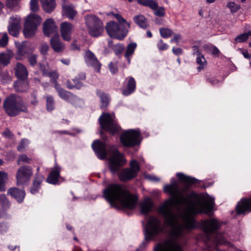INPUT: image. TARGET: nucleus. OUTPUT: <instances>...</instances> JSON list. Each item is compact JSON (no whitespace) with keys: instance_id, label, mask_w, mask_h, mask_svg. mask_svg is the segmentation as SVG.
<instances>
[{"instance_id":"nucleus-14","label":"nucleus","mask_w":251,"mask_h":251,"mask_svg":"<svg viewBox=\"0 0 251 251\" xmlns=\"http://www.w3.org/2000/svg\"><path fill=\"white\" fill-rule=\"evenodd\" d=\"M58 27L52 19H48L44 22L43 24V31L46 36L49 37L51 35L58 34Z\"/></svg>"},{"instance_id":"nucleus-20","label":"nucleus","mask_w":251,"mask_h":251,"mask_svg":"<svg viewBox=\"0 0 251 251\" xmlns=\"http://www.w3.org/2000/svg\"><path fill=\"white\" fill-rule=\"evenodd\" d=\"M14 70L15 75L18 78L24 80L27 78L28 72L26 67L23 64L20 62L17 63Z\"/></svg>"},{"instance_id":"nucleus-43","label":"nucleus","mask_w":251,"mask_h":251,"mask_svg":"<svg viewBox=\"0 0 251 251\" xmlns=\"http://www.w3.org/2000/svg\"><path fill=\"white\" fill-rule=\"evenodd\" d=\"M250 36H251V30L238 35L235 38V40L236 42L238 43L244 42L248 40Z\"/></svg>"},{"instance_id":"nucleus-46","label":"nucleus","mask_w":251,"mask_h":251,"mask_svg":"<svg viewBox=\"0 0 251 251\" xmlns=\"http://www.w3.org/2000/svg\"><path fill=\"white\" fill-rule=\"evenodd\" d=\"M21 0H5L6 6L10 9L18 7Z\"/></svg>"},{"instance_id":"nucleus-51","label":"nucleus","mask_w":251,"mask_h":251,"mask_svg":"<svg viewBox=\"0 0 251 251\" xmlns=\"http://www.w3.org/2000/svg\"><path fill=\"white\" fill-rule=\"evenodd\" d=\"M30 9L32 12H36L39 10V4L38 0H30Z\"/></svg>"},{"instance_id":"nucleus-54","label":"nucleus","mask_w":251,"mask_h":251,"mask_svg":"<svg viewBox=\"0 0 251 251\" xmlns=\"http://www.w3.org/2000/svg\"><path fill=\"white\" fill-rule=\"evenodd\" d=\"M227 7H228L232 12H237L240 8V7L239 5L236 4L234 2H229L227 4Z\"/></svg>"},{"instance_id":"nucleus-3","label":"nucleus","mask_w":251,"mask_h":251,"mask_svg":"<svg viewBox=\"0 0 251 251\" xmlns=\"http://www.w3.org/2000/svg\"><path fill=\"white\" fill-rule=\"evenodd\" d=\"M103 196L113 207L132 209L136 205L138 198L130 194L126 186L116 184L108 185L103 191Z\"/></svg>"},{"instance_id":"nucleus-48","label":"nucleus","mask_w":251,"mask_h":251,"mask_svg":"<svg viewBox=\"0 0 251 251\" xmlns=\"http://www.w3.org/2000/svg\"><path fill=\"white\" fill-rule=\"evenodd\" d=\"M21 26H12L9 25L8 26V30L9 34L13 36L17 37L19 34Z\"/></svg>"},{"instance_id":"nucleus-38","label":"nucleus","mask_w":251,"mask_h":251,"mask_svg":"<svg viewBox=\"0 0 251 251\" xmlns=\"http://www.w3.org/2000/svg\"><path fill=\"white\" fill-rule=\"evenodd\" d=\"M153 11L154 14L159 17H164L165 16V9L163 6H159L157 1L156 0V6L154 9H151Z\"/></svg>"},{"instance_id":"nucleus-13","label":"nucleus","mask_w":251,"mask_h":251,"mask_svg":"<svg viewBox=\"0 0 251 251\" xmlns=\"http://www.w3.org/2000/svg\"><path fill=\"white\" fill-rule=\"evenodd\" d=\"M17 48L15 54V59L17 60H23L30 53L33 52V49L26 42H23L17 46Z\"/></svg>"},{"instance_id":"nucleus-30","label":"nucleus","mask_w":251,"mask_h":251,"mask_svg":"<svg viewBox=\"0 0 251 251\" xmlns=\"http://www.w3.org/2000/svg\"><path fill=\"white\" fill-rule=\"evenodd\" d=\"M176 176L181 181L187 185L195 184L198 181L195 178L186 176L183 173H177Z\"/></svg>"},{"instance_id":"nucleus-8","label":"nucleus","mask_w":251,"mask_h":251,"mask_svg":"<svg viewBox=\"0 0 251 251\" xmlns=\"http://www.w3.org/2000/svg\"><path fill=\"white\" fill-rule=\"evenodd\" d=\"M85 23L89 34L93 37L101 35L103 31L102 21L94 15H87L85 17Z\"/></svg>"},{"instance_id":"nucleus-57","label":"nucleus","mask_w":251,"mask_h":251,"mask_svg":"<svg viewBox=\"0 0 251 251\" xmlns=\"http://www.w3.org/2000/svg\"><path fill=\"white\" fill-rule=\"evenodd\" d=\"M30 160L31 159L29 158L26 155L22 154L19 157L17 160V164H20L21 162L30 163Z\"/></svg>"},{"instance_id":"nucleus-16","label":"nucleus","mask_w":251,"mask_h":251,"mask_svg":"<svg viewBox=\"0 0 251 251\" xmlns=\"http://www.w3.org/2000/svg\"><path fill=\"white\" fill-rule=\"evenodd\" d=\"M92 148L98 157L100 159H104L107 155L106 145L104 143L100 141H95L92 144Z\"/></svg>"},{"instance_id":"nucleus-4","label":"nucleus","mask_w":251,"mask_h":251,"mask_svg":"<svg viewBox=\"0 0 251 251\" xmlns=\"http://www.w3.org/2000/svg\"><path fill=\"white\" fill-rule=\"evenodd\" d=\"M200 227L205 234L206 242L212 244L214 251H218V245L226 244L225 237L221 234L217 233L221 227V223L217 219L211 218L202 221Z\"/></svg>"},{"instance_id":"nucleus-36","label":"nucleus","mask_w":251,"mask_h":251,"mask_svg":"<svg viewBox=\"0 0 251 251\" xmlns=\"http://www.w3.org/2000/svg\"><path fill=\"white\" fill-rule=\"evenodd\" d=\"M108 47L113 50L117 55L120 54L124 50V46L120 44H114L112 41L108 42Z\"/></svg>"},{"instance_id":"nucleus-52","label":"nucleus","mask_w":251,"mask_h":251,"mask_svg":"<svg viewBox=\"0 0 251 251\" xmlns=\"http://www.w3.org/2000/svg\"><path fill=\"white\" fill-rule=\"evenodd\" d=\"M38 69L42 73L43 76H47V74L49 73V67L48 65H46L42 63H39Z\"/></svg>"},{"instance_id":"nucleus-37","label":"nucleus","mask_w":251,"mask_h":251,"mask_svg":"<svg viewBox=\"0 0 251 251\" xmlns=\"http://www.w3.org/2000/svg\"><path fill=\"white\" fill-rule=\"evenodd\" d=\"M47 76L50 77L51 82L54 84V88L60 85L57 82V79L59 78V75L56 70L49 72Z\"/></svg>"},{"instance_id":"nucleus-28","label":"nucleus","mask_w":251,"mask_h":251,"mask_svg":"<svg viewBox=\"0 0 251 251\" xmlns=\"http://www.w3.org/2000/svg\"><path fill=\"white\" fill-rule=\"evenodd\" d=\"M54 169V170L50 172L47 179L49 183L53 184H56L57 183L60 171V168L58 166H55Z\"/></svg>"},{"instance_id":"nucleus-7","label":"nucleus","mask_w":251,"mask_h":251,"mask_svg":"<svg viewBox=\"0 0 251 251\" xmlns=\"http://www.w3.org/2000/svg\"><path fill=\"white\" fill-rule=\"evenodd\" d=\"M41 21V18L36 14L31 13L26 17L23 28V33L25 38L34 37Z\"/></svg>"},{"instance_id":"nucleus-27","label":"nucleus","mask_w":251,"mask_h":251,"mask_svg":"<svg viewBox=\"0 0 251 251\" xmlns=\"http://www.w3.org/2000/svg\"><path fill=\"white\" fill-rule=\"evenodd\" d=\"M43 9L46 13H51L55 9L56 3L55 0H40Z\"/></svg>"},{"instance_id":"nucleus-34","label":"nucleus","mask_w":251,"mask_h":251,"mask_svg":"<svg viewBox=\"0 0 251 251\" xmlns=\"http://www.w3.org/2000/svg\"><path fill=\"white\" fill-rule=\"evenodd\" d=\"M137 44L135 43H130L126 47L125 56L128 59L129 62V58L134 53Z\"/></svg>"},{"instance_id":"nucleus-56","label":"nucleus","mask_w":251,"mask_h":251,"mask_svg":"<svg viewBox=\"0 0 251 251\" xmlns=\"http://www.w3.org/2000/svg\"><path fill=\"white\" fill-rule=\"evenodd\" d=\"M89 65L93 67L96 72L98 73L100 72L101 64L99 62L98 59L96 60V62H92V63H90Z\"/></svg>"},{"instance_id":"nucleus-21","label":"nucleus","mask_w":251,"mask_h":251,"mask_svg":"<svg viewBox=\"0 0 251 251\" xmlns=\"http://www.w3.org/2000/svg\"><path fill=\"white\" fill-rule=\"evenodd\" d=\"M50 45L56 52H62L65 49L64 44L60 41L58 34L53 35L50 39Z\"/></svg>"},{"instance_id":"nucleus-59","label":"nucleus","mask_w":251,"mask_h":251,"mask_svg":"<svg viewBox=\"0 0 251 251\" xmlns=\"http://www.w3.org/2000/svg\"><path fill=\"white\" fill-rule=\"evenodd\" d=\"M109 69L110 72L113 74H115L118 72L117 63L111 62L109 64Z\"/></svg>"},{"instance_id":"nucleus-25","label":"nucleus","mask_w":251,"mask_h":251,"mask_svg":"<svg viewBox=\"0 0 251 251\" xmlns=\"http://www.w3.org/2000/svg\"><path fill=\"white\" fill-rule=\"evenodd\" d=\"M126 79H127V82L126 88L122 91V94L125 96L129 95L133 92L136 88V82L132 77H129Z\"/></svg>"},{"instance_id":"nucleus-62","label":"nucleus","mask_w":251,"mask_h":251,"mask_svg":"<svg viewBox=\"0 0 251 251\" xmlns=\"http://www.w3.org/2000/svg\"><path fill=\"white\" fill-rule=\"evenodd\" d=\"M206 80L213 85H216L218 84L219 82V80L215 78L211 77H207Z\"/></svg>"},{"instance_id":"nucleus-61","label":"nucleus","mask_w":251,"mask_h":251,"mask_svg":"<svg viewBox=\"0 0 251 251\" xmlns=\"http://www.w3.org/2000/svg\"><path fill=\"white\" fill-rule=\"evenodd\" d=\"M157 47L160 50H163L168 48V45L164 43L162 40L159 41V42L157 45Z\"/></svg>"},{"instance_id":"nucleus-22","label":"nucleus","mask_w":251,"mask_h":251,"mask_svg":"<svg viewBox=\"0 0 251 251\" xmlns=\"http://www.w3.org/2000/svg\"><path fill=\"white\" fill-rule=\"evenodd\" d=\"M85 77V74H81L79 75V78L76 77L72 80H68L66 82V87L69 89H80L83 86V83L80 80H84Z\"/></svg>"},{"instance_id":"nucleus-15","label":"nucleus","mask_w":251,"mask_h":251,"mask_svg":"<svg viewBox=\"0 0 251 251\" xmlns=\"http://www.w3.org/2000/svg\"><path fill=\"white\" fill-rule=\"evenodd\" d=\"M60 33L62 39L67 41H71L72 34L74 29V25L70 23L64 22L60 24Z\"/></svg>"},{"instance_id":"nucleus-5","label":"nucleus","mask_w":251,"mask_h":251,"mask_svg":"<svg viewBox=\"0 0 251 251\" xmlns=\"http://www.w3.org/2000/svg\"><path fill=\"white\" fill-rule=\"evenodd\" d=\"M108 16H113L118 21L119 24L114 21H110L107 23L105 29L108 35L113 38L122 40L126 36L128 29L130 27V23L119 14H114L110 12L107 14Z\"/></svg>"},{"instance_id":"nucleus-11","label":"nucleus","mask_w":251,"mask_h":251,"mask_svg":"<svg viewBox=\"0 0 251 251\" xmlns=\"http://www.w3.org/2000/svg\"><path fill=\"white\" fill-rule=\"evenodd\" d=\"M140 133L138 131L129 130L123 133L120 136L122 144L126 147H130L139 144Z\"/></svg>"},{"instance_id":"nucleus-50","label":"nucleus","mask_w":251,"mask_h":251,"mask_svg":"<svg viewBox=\"0 0 251 251\" xmlns=\"http://www.w3.org/2000/svg\"><path fill=\"white\" fill-rule=\"evenodd\" d=\"M8 43V36L6 32L1 34V37L0 38V47H5Z\"/></svg>"},{"instance_id":"nucleus-64","label":"nucleus","mask_w":251,"mask_h":251,"mask_svg":"<svg viewBox=\"0 0 251 251\" xmlns=\"http://www.w3.org/2000/svg\"><path fill=\"white\" fill-rule=\"evenodd\" d=\"M173 53L176 55H179L182 53V50L180 48H173L172 49Z\"/></svg>"},{"instance_id":"nucleus-6","label":"nucleus","mask_w":251,"mask_h":251,"mask_svg":"<svg viewBox=\"0 0 251 251\" xmlns=\"http://www.w3.org/2000/svg\"><path fill=\"white\" fill-rule=\"evenodd\" d=\"M3 108L10 116H15L20 112H27V109L23 104L22 98L16 94H11L3 101Z\"/></svg>"},{"instance_id":"nucleus-10","label":"nucleus","mask_w":251,"mask_h":251,"mask_svg":"<svg viewBox=\"0 0 251 251\" xmlns=\"http://www.w3.org/2000/svg\"><path fill=\"white\" fill-rule=\"evenodd\" d=\"M100 127L112 134L119 132L120 127L117 125L111 115L109 113H104L99 118Z\"/></svg>"},{"instance_id":"nucleus-39","label":"nucleus","mask_w":251,"mask_h":251,"mask_svg":"<svg viewBox=\"0 0 251 251\" xmlns=\"http://www.w3.org/2000/svg\"><path fill=\"white\" fill-rule=\"evenodd\" d=\"M10 202L4 194L0 195V206L3 209H7L10 207Z\"/></svg>"},{"instance_id":"nucleus-2","label":"nucleus","mask_w":251,"mask_h":251,"mask_svg":"<svg viewBox=\"0 0 251 251\" xmlns=\"http://www.w3.org/2000/svg\"><path fill=\"white\" fill-rule=\"evenodd\" d=\"M109 169L112 174H118L119 179L123 182H126L135 178L139 171L138 163L136 160H132L129 168H125L119 172L121 167L126 163L123 155L119 152L115 146H111L109 149Z\"/></svg>"},{"instance_id":"nucleus-31","label":"nucleus","mask_w":251,"mask_h":251,"mask_svg":"<svg viewBox=\"0 0 251 251\" xmlns=\"http://www.w3.org/2000/svg\"><path fill=\"white\" fill-rule=\"evenodd\" d=\"M14 56V53L11 50H8L7 53H0V62L4 65H7L10 63L11 58Z\"/></svg>"},{"instance_id":"nucleus-63","label":"nucleus","mask_w":251,"mask_h":251,"mask_svg":"<svg viewBox=\"0 0 251 251\" xmlns=\"http://www.w3.org/2000/svg\"><path fill=\"white\" fill-rule=\"evenodd\" d=\"M181 38V35L179 34H175L171 40V42H176L178 43V40Z\"/></svg>"},{"instance_id":"nucleus-9","label":"nucleus","mask_w":251,"mask_h":251,"mask_svg":"<svg viewBox=\"0 0 251 251\" xmlns=\"http://www.w3.org/2000/svg\"><path fill=\"white\" fill-rule=\"evenodd\" d=\"M163 230L160 221L156 217H151L148 222L146 233L145 239L147 240H151L154 237L157 236L161 233Z\"/></svg>"},{"instance_id":"nucleus-23","label":"nucleus","mask_w":251,"mask_h":251,"mask_svg":"<svg viewBox=\"0 0 251 251\" xmlns=\"http://www.w3.org/2000/svg\"><path fill=\"white\" fill-rule=\"evenodd\" d=\"M8 194L14 198L19 202H21L24 199L25 193L24 190L16 187L10 188L7 191Z\"/></svg>"},{"instance_id":"nucleus-19","label":"nucleus","mask_w":251,"mask_h":251,"mask_svg":"<svg viewBox=\"0 0 251 251\" xmlns=\"http://www.w3.org/2000/svg\"><path fill=\"white\" fill-rule=\"evenodd\" d=\"M63 14L69 19H74L77 12L74 10L72 4L68 0H61Z\"/></svg>"},{"instance_id":"nucleus-17","label":"nucleus","mask_w":251,"mask_h":251,"mask_svg":"<svg viewBox=\"0 0 251 251\" xmlns=\"http://www.w3.org/2000/svg\"><path fill=\"white\" fill-rule=\"evenodd\" d=\"M236 210L238 214L251 212V198L242 199L238 202Z\"/></svg>"},{"instance_id":"nucleus-58","label":"nucleus","mask_w":251,"mask_h":251,"mask_svg":"<svg viewBox=\"0 0 251 251\" xmlns=\"http://www.w3.org/2000/svg\"><path fill=\"white\" fill-rule=\"evenodd\" d=\"M49 47L46 43H42L40 48V51L41 54L45 55L47 54L49 50Z\"/></svg>"},{"instance_id":"nucleus-53","label":"nucleus","mask_w":251,"mask_h":251,"mask_svg":"<svg viewBox=\"0 0 251 251\" xmlns=\"http://www.w3.org/2000/svg\"><path fill=\"white\" fill-rule=\"evenodd\" d=\"M20 22L21 19L20 18L18 17H12L10 18V20L9 22L10 25L12 26H21L20 25Z\"/></svg>"},{"instance_id":"nucleus-60","label":"nucleus","mask_w":251,"mask_h":251,"mask_svg":"<svg viewBox=\"0 0 251 251\" xmlns=\"http://www.w3.org/2000/svg\"><path fill=\"white\" fill-rule=\"evenodd\" d=\"M2 134L3 136L8 139H12L14 137L13 133L8 128H6Z\"/></svg>"},{"instance_id":"nucleus-42","label":"nucleus","mask_w":251,"mask_h":251,"mask_svg":"<svg viewBox=\"0 0 251 251\" xmlns=\"http://www.w3.org/2000/svg\"><path fill=\"white\" fill-rule=\"evenodd\" d=\"M28 62L29 65L32 67H34L37 64L38 55L33 52L30 53L27 57Z\"/></svg>"},{"instance_id":"nucleus-26","label":"nucleus","mask_w":251,"mask_h":251,"mask_svg":"<svg viewBox=\"0 0 251 251\" xmlns=\"http://www.w3.org/2000/svg\"><path fill=\"white\" fill-rule=\"evenodd\" d=\"M140 205L142 214H146L151 211L153 203L150 198H147L140 202Z\"/></svg>"},{"instance_id":"nucleus-18","label":"nucleus","mask_w":251,"mask_h":251,"mask_svg":"<svg viewBox=\"0 0 251 251\" xmlns=\"http://www.w3.org/2000/svg\"><path fill=\"white\" fill-rule=\"evenodd\" d=\"M55 89L57 91L59 96L67 101L74 103L77 99L76 95L64 89L60 85L57 86Z\"/></svg>"},{"instance_id":"nucleus-41","label":"nucleus","mask_w":251,"mask_h":251,"mask_svg":"<svg viewBox=\"0 0 251 251\" xmlns=\"http://www.w3.org/2000/svg\"><path fill=\"white\" fill-rule=\"evenodd\" d=\"M7 179V174L3 172H0V191H4L6 189L5 183Z\"/></svg>"},{"instance_id":"nucleus-24","label":"nucleus","mask_w":251,"mask_h":251,"mask_svg":"<svg viewBox=\"0 0 251 251\" xmlns=\"http://www.w3.org/2000/svg\"><path fill=\"white\" fill-rule=\"evenodd\" d=\"M44 180V177L43 176L38 175H35L34 179L33 181L32 186L31 187L30 190L31 194H35L39 191L41 183Z\"/></svg>"},{"instance_id":"nucleus-1","label":"nucleus","mask_w":251,"mask_h":251,"mask_svg":"<svg viewBox=\"0 0 251 251\" xmlns=\"http://www.w3.org/2000/svg\"><path fill=\"white\" fill-rule=\"evenodd\" d=\"M164 190L173 197L158 209L164 217V225L170 227L169 236L157 244L154 251H183L184 235L195 227L192 216L199 213L208 214L213 205L212 202L203 200L194 192L183 197L185 189H180L176 182L165 185Z\"/></svg>"},{"instance_id":"nucleus-32","label":"nucleus","mask_w":251,"mask_h":251,"mask_svg":"<svg viewBox=\"0 0 251 251\" xmlns=\"http://www.w3.org/2000/svg\"><path fill=\"white\" fill-rule=\"evenodd\" d=\"M97 94L100 98L101 100V107L105 108L107 107L109 102V99L108 97V95L106 94H105L104 92L100 90L97 91Z\"/></svg>"},{"instance_id":"nucleus-35","label":"nucleus","mask_w":251,"mask_h":251,"mask_svg":"<svg viewBox=\"0 0 251 251\" xmlns=\"http://www.w3.org/2000/svg\"><path fill=\"white\" fill-rule=\"evenodd\" d=\"M196 62L199 65L198 70L201 71L203 70L207 65V61L202 53H199L197 57Z\"/></svg>"},{"instance_id":"nucleus-40","label":"nucleus","mask_w":251,"mask_h":251,"mask_svg":"<svg viewBox=\"0 0 251 251\" xmlns=\"http://www.w3.org/2000/svg\"><path fill=\"white\" fill-rule=\"evenodd\" d=\"M157 0H137L138 2L143 5L148 6L151 9H154L156 6Z\"/></svg>"},{"instance_id":"nucleus-44","label":"nucleus","mask_w":251,"mask_h":251,"mask_svg":"<svg viewBox=\"0 0 251 251\" xmlns=\"http://www.w3.org/2000/svg\"><path fill=\"white\" fill-rule=\"evenodd\" d=\"M0 80L3 83H8L12 81V77L7 71H3L0 74Z\"/></svg>"},{"instance_id":"nucleus-49","label":"nucleus","mask_w":251,"mask_h":251,"mask_svg":"<svg viewBox=\"0 0 251 251\" xmlns=\"http://www.w3.org/2000/svg\"><path fill=\"white\" fill-rule=\"evenodd\" d=\"M47 109L48 111H51L54 108V101L52 96H49L46 97Z\"/></svg>"},{"instance_id":"nucleus-45","label":"nucleus","mask_w":251,"mask_h":251,"mask_svg":"<svg viewBox=\"0 0 251 251\" xmlns=\"http://www.w3.org/2000/svg\"><path fill=\"white\" fill-rule=\"evenodd\" d=\"M85 59L88 64L91 63L92 62L95 61L97 59L95 54L90 50L86 51L85 54Z\"/></svg>"},{"instance_id":"nucleus-47","label":"nucleus","mask_w":251,"mask_h":251,"mask_svg":"<svg viewBox=\"0 0 251 251\" xmlns=\"http://www.w3.org/2000/svg\"><path fill=\"white\" fill-rule=\"evenodd\" d=\"M159 31L161 36L163 38H168L174 34L173 30L168 28H161Z\"/></svg>"},{"instance_id":"nucleus-33","label":"nucleus","mask_w":251,"mask_h":251,"mask_svg":"<svg viewBox=\"0 0 251 251\" xmlns=\"http://www.w3.org/2000/svg\"><path fill=\"white\" fill-rule=\"evenodd\" d=\"M14 87L16 91L18 92H25L28 90V84L24 81H17L14 84Z\"/></svg>"},{"instance_id":"nucleus-29","label":"nucleus","mask_w":251,"mask_h":251,"mask_svg":"<svg viewBox=\"0 0 251 251\" xmlns=\"http://www.w3.org/2000/svg\"><path fill=\"white\" fill-rule=\"evenodd\" d=\"M134 22L140 27L145 29L148 25L147 19L143 15H138L134 17Z\"/></svg>"},{"instance_id":"nucleus-55","label":"nucleus","mask_w":251,"mask_h":251,"mask_svg":"<svg viewBox=\"0 0 251 251\" xmlns=\"http://www.w3.org/2000/svg\"><path fill=\"white\" fill-rule=\"evenodd\" d=\"M208 51L214 56H218L220 53V50L218 48L214 46H209L207 47Z\"/></svg>"},{"instance_id":"nucleus-12","label":"nucleus","mask_w":251,"mask_h":251,"mask_svg":"<svg viewBox=\"0 0 251 251\" xmlns=\"http://www.w3.org/2000/svg\"><path fill=\"white\" fill-rule=\"evenodd\" d=\"M33 173L31 168L28 166H23L20 167L17 172L16 179L18 185L23 184L28 181L32 176Z\"/></svg>"}]
</instances>
